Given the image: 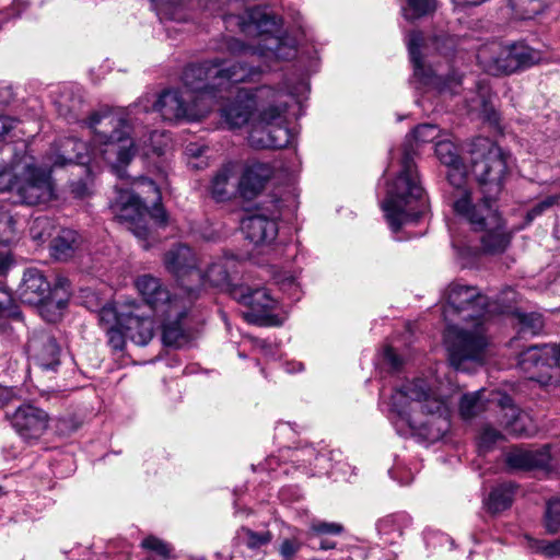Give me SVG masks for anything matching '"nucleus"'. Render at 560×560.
<instances>
[{
    "mask_svg": "<svg viewBox=\"0 0 560 560\" xmlns=\"http://www.w3.org/2000/svg\"><path fill=\"white\" fill-rule=\"evenodd\" d=\"M409 524V518L405 514H393L382 518L377 523L378 533L385 537L384 541L394 544L395 539L402 535L404 528Z\"/></svg>",
    "mask_w": 560,
    "mask_h": 560,
    "instance_id": "33",
    "label": "nucleus"
},
{
    "mask_svg": "<svg viewBox=\"0 0 560 560\" xmlns=\"http://www.w3.org/2000/svg\"><path fill=\"white\" fill-rule=\"evenodd\" d=\"M20 400V395L16 388L0 385V407L5 408Z\"/></svg>",
    "mask_w": 560,
    "mask_h": 560,
    "instance_id": "55",
    "label": "nucleus"
},
{
    "mask_svg": "<svg viewBox=\"0 0 560 560\" xmlns=\"http://www.w3.org/2000/svg\"><path fill=\"white\" fill-rule=\"evenodd\" d=\"M0 316L20 318L21 312L7 287L0 285Z\"/></svg>",
    "mask_w": 560,
    "mask_h": 560,
    "instance_id": "47",
    "label": "nucleus"
},
{
    "mask_svg": "<svg viewBox=\"0 0 560 560\" xmlns=\"http://www.w3.org/2000/svg\"><path fill=\"white\" fill-rule=\"evenodd\" d=\"M511 9L522 19H532L545 8V0H508Z\"/></svg>",
    "mask_w": 560,
    "mask_h": 560,
    "instance_id": "40",
    "label": "nucleus"
},
{
    "mask_svg": "<svg viewBox=\"0 0 560 560\" xmlns=\"http://www.w3.org/2000/svg\"><path fill=\"white\" fill-rule=\"evenodd\" d=\"M16 294L23 304L36 306L48 323H56L68 304V293L61 285L51 287L44 271L27 268L18 287Z\"/></svg>",
    "mask_w": 560,
    "mask_h": 560,
    "instance_id": "9",
    "label": "nucleus"
},
{
    "mask_svg": "<svg viewBox=\"0 0 560 560\" xmlns=\"http://www.w3.org/2000/svg\"><path fill=\"white\" fill-rule=\"evenodd\" d=\"M514 317L517 326V338L535 337L544 330L545 320L539 313L516 312Z\"/></svg>",
    "mask_w": 560,
    "mask_h": 560,
    "instance_id": "31",
    "label": "nucleus"
},
{
    "mask_svg": "<svg viewBox=\"0 0 560 560\" xmlns=\"http://www.w3.org/2000/svg\"><path fill=\"white\" fill-rule=\"evenodd\" d=\"M196 301L197 295L190 293L180 302L183 310L156 314L162 319V341L165 346L179 348L188 343L191 337L194 304Z\"/></svg>",
    "mask_w": 560,
    "mask_h": 560,
    "instance_id": "15",
    "label": "nucleus"
},
{
    "mask_svg": "<svg viewBox=\"0 0 560 560\" xmlns=\"http://www.w3.org/2000/svg\"><path fill=\"white\" fill-rule=\"evenodd\" d=\"M446 302L445 319L457 314L464 320L474 322L472 329L448 326L445 335L451 365L457 371H467V363L483 360L488 346L483 317L490 312V301L476 287L452 283L446 291Z\"/></svg>",
    "mask_w": 560,
    "mask_h": 560,
    "instance_id": "4",
    "label": "nucleus"
},
{
    "mask_svg": "<svg viewBox=\"0 0 560 560\" xmlns=\"http://www.w3.org/2000/svg\"><path fill=\"white\" fill-rule=\"evenodd\" d=\"M5 419L27 442L39 440L46 433L50 420L46 410L33 404H21L12 413L5 412Z\"/></svg>",
    "mask_w": 560,
    "mask_h": 560,
    "instance_id": "16",
    "label": "nucleus"
},
{
    "mask_svg": "<svg viewBox=\"0 0 560 560\" xmlns=\"http://www.w3.org/2000/svg\"><path fill=\"white\" fill-rule=\"evenodd\" d=\"M560 205V195H549L536 202L525 215L526 224L532 223L537 217L551 209L553 206Z\"/></svg>",
    "mask_w": 560,
    "mask_h": 560,
    "instance_id": "46",
    "label": "nucleus"
},
{
    "mask_svg": "<svg viewBox=\"0 0 560 560\" xmlns=\"http://www.w3.org/2000/svg\"><path fill=\"white\" fill-rule=\"evenodd\" d=\"M141 546L162 558H168L172 552V547L167 542L154 536L144 538Z\"/></svg>",
    "mask_w": 560,
    "mask_h": 560,
    "instance_id": "50",
    "label": "nucleus"
},
{
    "mask_svg": "<svg viewBox=\"0 0 560 560\" xmlns=\"http://www.w3.org/2000/svg\"><path fill=\"white\" fill-rule=\"evenodd\" d=\"M545 525L547 532L550 534L560 530V499H552L547 502Z\"/></svg>",
    "mask_w": 560,
    "mask_h": 560,
    "instance_id": "45",
    "label": "nucleus"
},
{
    "mask_svg": "<svg viewBox=\"0 0 560 560\" xmlns=\"http://www.w3.org/2000/svg\"><path fill=\"white\" fill-rule=\"evenodd\" d=\"M388 418L398 434L416 435L428 442L439 441L450 429L446 400L422 378L394 390Z\"/></svg>",
    "mask_w": 560,
    "mask_h": 560,
    "instance_id": "3",
    "label": "nucleus"
},
{
    "mask_svg": "<svg viewBox=\"0 0 560 560\" xmlns=\"http://www.w3.org/2000/svg\"><path fill=\"white\" fill-rule=\"evenodd\" d=\"M130 303L121 304L119 306L115 304L104 305L97 313L100 325L107 330L112 327H122L126 317L130 316Z\"/></svg>",
    "mask_w": 560,
    "mask_h": 560,
    "instance_id": "32",
    "label": "nucleus"
},
{
    "mask_svg": "<svg viewBox=\"0 0 560 560\" xmlns=\"http://www.w3.org/2000/svg\"><path fill=\"white\" fill-rule=\"evenodd\" d=\"M12 266V258L8 254H0V276L7 273Z\"/></svg>",
    "mask_w": 560,
    "mask_h": 560,
    "instance_id": "61",
    "label": "nucleus"
},
{
    "mask_svg": "<svg viewBox=\"0 0 560 560\" xmlns=\"http://www.w3.org/2000/svg\"><path fill=\"white\" fill-rule=\"evenodd\" d=\"M511 47L517 70L530 67L539 59L538 52L523 43L511 44Z\"/></svg>",
    "mask_w": 560,
    "mask_h": 560,
    "instance_id": "41",
    "label": "nucleus"
},
{
    "mask_svg": "<svg viewBox=\"0 0 560 560\" xmlns=\"http://www.w3.org/2000/svg\"><path fill=\"white\" fill-rule=\"evenodd\" d=\"M30 160L26 155L13 160L11 182L5 191L12 192L22 205H47L57 198L54 180L50 173L34 166Z\"/></svg>",
    "mask_w": 560,
    "mask_h": 560,
    "instance_id": "10",
    "label": "nucleus"
},
{
    "mask_svg": "<svg viewBox=\"0 0 560 560\" xmlns=\"http://www.w3.org/2000/svg\"><path fill=\"white\" fill-rule=\"evenodd\" d=\"M231 295L240 304L248 307V311L244 313V317L248 323L259 326L282 325L283 318L275 313L279 302L270 294L268 289H252L240 284L231 288Z\"/></svg>",
    "mask_w": 560,
    "mask_h": 560,
    "instance_id": "11",
    "label": "nucleus"
},
{
    "mask_svg": "<svg viewBox=\"0 0 560 560\" xmlns=\"http://www.w3.org/2000/svg\"><path fill=\"white\" fill-rule=\"evenodd\" d=\"M130 230L139 240L145 241L149 236V229L143 218L137 220L133 224H130Z\"/></svg>",
    "mask_w": 560,
    "mask_h": 560,
    "instance_id": "57",
    "label": "nucleus"
},
{
    "mask_svg": "<svg viewBox=\"0 0 560 560\" xmlns=\"http://www.w3.org/2000/svg\"><path fill=\"white\" fill-rule=\"evenodd\" d=\"M551 455L549 445H544L535 450L513 448L505 457V463L511 469L532 470L547 468L550 464Z\"/></svg>",
    "mask_w": 560,
    "mask_h": 560,
    "instance_id": "23",
    "label": "nucleus"
},
{
    "mask_svg": "<svg viewBox=\"0 0 560 560\" xmlns=\"http://www.w3.org/2000/svg\"><path fill=\"white\" fill-rule=\"evenodd\" d=\"M435 154L441 163L450 167L447 179L448 183L455 188L452 197L453 202L459 190H469L467 187L463 186L466 172L459 156L458 149L452 141L442 140L435 144Z\"/></svg>",
    "mask_w": 560,
    "mask_h": 560,
    "instance_id": "21",
    "label": "nucleus"
},
{
    "mask_svg": "<svg viewBox=\"0 0 560 560\" xmlns=\"http://www.w3.org/2000/svg\"><path fill=\"white\" fill-rule=\"evenodd\" d=\"M515 485L512 482H503L490 491L487 499L483 501L486 510L495 515L508 510L514 500Z\"/></svg>",
    "mask_w": 560,
    "mask_h": 560,
    "instance_id": "26",
    "label": "nucleus"
},
{
    "mask_svg": "<svg viewBox=\"0 0 560 560\" xmlns=\"http://www.w3.org/2000/svg\"><path fill=\"white\" fill-rule=\"evenodd\" d=\"M311 530L317 535H340L343 532V526L334 522L313 521Z\"/></svg>",
    "mask_w": 560,
    "mask_h": 560,
    "instance_id": "51",
    "label": "nucleus"
},
{
    "mask_svg": "<svg viewBox=\"0 0 560 560\" xmlns=\"http://www.w3.org/2000/svg\"><path fill=\"white\" fill-rule=\"evenodd\" d=\"M14 93L11 86L0 85V105H7L13 100Z\"/></svg>",
    "mask_w": 560,
    "mask_h": 560,
    "instance_id": "60",
    "label": "nucleus"
},
{
    "mask_svg": "<svg viewBox=\"0 0 560 560\" xmlns=\"http://www.w3.org/2000/svg\"><path fill=\"white\" fill-rule=\"evenodd\" d=\"M490 398L486 397V390L479 389L464 394L459 400V416L463 420L469 421L487 410Z\"/></svg>",
    "mask_w": 560,
    "mask_h": 560,
    "instance_id": "30",
    "label": "nucleus"
},
{
    "mask_svg": "<svg viewBox=\"0 0 560 560\" xmlns=\"http://www.w3.org/2000/svg\"><path fill=\"white\" fill-rule=\"evenodd\" d=\"M122 327L128 339L137 346H147L154 335L153 319L135 302H131L130 316L126 317Z\"/></svg>",
    "mask_w": 560,
    "mask_h": 560,
    "instance_id": "24",
    "label": "nucleus"
},
{
    "mask_svg": "<svg viewBox=\"0 0 560 560\" xmlns=\"http://www.w3.org/2000/svg\"><path fill=\"white\" fill-rule=\"evenodd\" d=\"M528 361L535 365L546 364L560 366V346H530L521 354V363H526Z\"/></svg>",
    "mask_w": 560,
    "mask_h": 560,
    "instance_id": "27",
    "label": "nucleus"
},
{
    "mask_svg": "<svg viewBox=\"0 0 560 560\" xmlns=\"http://www.w3.org/2000/svg\"><path fill=\"white\" fill-rule=\"evenodd\" d=\"M13 234L14 220L7 214H2L0 217V243H8Z\"/></svg>",
    "mask_w": 560,
    "mask_h": 560,
    "instance_id": "54",
    "label": "nucleus"
},
{
    "mask_svg": "<svg viewBox=\"0 0 560 560\" xmlns=\"http://www.w3.org/2000/svg\"><path fill=\"white\" fill-rule=\"evenodd\" d=\"M408 145L405 147L400 171L388 183L386 198L382 202L385 218L394 232L417 221L427 210L428 200L421 185L417 165Z\"/></svg>",
    "mask_w": 560,
    "mask_h": 560,
    "instance_id": "5",
    "label": "nucleus"
},
{
    "mask_svg": "<svg viewBox=\"0 0 560 560\" xmlns=\"http://www.w3.org/2000/svg\"><path fill=\"white\" fill-rule=\"evenodd\" d=\"M503 439L500 431L490 425H485L478 436V451L480 454H486L491 451L494 445Z\"/></svg>",
    "mask_w": 560,
    "mask_h": 560,
    "instance_id": "42",
    "label": "nucleus"
},
{
    "mask_svg": "<svg viewBox=\"0 0 560 560\" xmlns=\"http://www.w3.org/2000/svg\"><path fill=\"white\" fill-rule=\"evenodd\" d=\"M232 171L229 166L220 168L211 180V195L217 201H224L230 198V178Z\"/></svg>",
    "mask_w": 560,
    "mask_h": 560,
    "instance_id": "37",
    "label": "nucleus"
},
{
    "mask_svg": "<svg viewBox=\"0 0 560 560\" xmlns=\"http://www.w3.org/2000/svg\"><path fill=\"white\" fill-rule=\"evenodd\" d=\"M80 170L83 172L84 177L70 183V191L74 198L83 199L91 195L92 176L88 166H81Z\"/></svg>",
    "mask_w": 560,
    "mask_h": 560,
    "instance_id": "44",
    "label": "nucleus"
},
{
    "mask_svg": "<svg viewBox=\"0 0 560 560\" xmlns=\"http://www.w3.org/2000/svg\"><path fill=\"white\" fill-rule=\"evenodd\" d=\"M225 27L238 28L246 36H259L257 45H247L237 38H229L228 50L241 57L230 62L220 58L188 65L182 75L184 91L166 90L152 101V112H156L166 121L179 119H199L212 108L218 94L226 91L231 84L253 81L262 72L261 66L270 67L272 60L290 59L295 49L283 44L272 35L277 27L276 16L260 7L248 8L243 14L223 13ZM149 96L141 98L136 107L149 112Z\"/></svg>",
    "mask_w": 560,
    "mask_h": 560,
    "instance_id": "1",
    "label": "nucleus"
},
{
    "mask_svg": "<svg viewBox=\"0 0 560 560\" xmlns=\"http://www.w3.org/2000/svg\"><path fill=\"white\" fill-rule=\"evenodd\" d=\"M84 124L93 133L92 148L75 137L63 138L57 143L54 165L75 164L81 167L89 164L91 155H98L122 177V168L136 153L127 119L121 114L105 108L92 113Z\"/></svg>",
    "mask_w": 560,
    "mask_h": 560,
    "instance_id": "2",
    "label": "nucleus"
},
{
    "mask_svg": "<svg viewBox=\"0 0 560 560\" xmlns=\"http://www.w3.org/2000/svg\"><path fill=\"white\" fill-rule=\"evenodd\" d=\"M453 210L467 221L475 232H480L481 249L486 254H502L509 247L512 234L494 203L475 202L471 190H459Z\"/></svg>",
    "mask_w": 560,
    "mask_h": 560,
    "instance_id": "6",
    "label": "nucleus"
},
{
    "mask_svg": "<svg viewBox=\"0 0 560 560\" xmlns=\"http://www.w3.org/2000/svg\"><path fill=\"white\" fill-rule=\"evenodd\" d=\"M166 270L172 273L179 283V289L186 295L196 294L191 287L192 281L200 284L203 280L199 269V260L191 247L185 244H176L164 255Z\"/></svg>",
    "mask_w": 560,
    "mask_h": 560,
    "instance_id": "14",
    "label": "nucleus"
},
{
    "mask_svg": "<svg viewBox=\"0 0 560 560\" xmlns=\"http://www.w3.org/2000/svg\"><path fill=\"white\" fill-rule=\"evenodd\" d=\"M436 10L435 0H407V8L402 9L406 20H416L433 13Z\"/></svg>",
    "mask_w": 560,
    "mask_h": 560,
    "instance_id": "39",
    "label": "nucleus"
},
{
    "mask_svg": "<svg viewBox=\"0 0 560 560\" xmlns=\"http://www.w3.org/2000/svg\"><path fill=\"white\" fill-rule=\"evenodd\" d=\"M27 349L43 370L56 371L60 365L61 348L49 331H34L28 339Z\"/></svg>",
    "mask_w": 560,
    "mask_h": 560,
    "instance_id": "19",
    "label": "nucleus"
},
{
    "mask_svg": "<svg viewBox=\"0 0 560 560\" xmlns=\"http://www.w3.org/2000/svg\"><path fill=\"white\" fill-rule=\"evenodd\" d=\"M335 547H336V542L329 541L327 539H322L318 548L320 550H329V549H334Z\"/></svg>",
    "mask_w": 560,
    "mask_h": 560,
    "instance_id": "63",
    "label": "nucleus"
},
{
    "mask_svg": "<svg viewBox=\"0 0 560 560\" xmlns=\"http://www.w3.org/2000/svg\"><path fill=\"white\" fill-rule=\"evenodd\" d=\"M79 234L71 229H62L50 243V254L57 260L71 258L79 246Z\"/></svg>",
    "mask_w": 560,
    "mask_h": 560,
    "instance_id": "28",
    "label": "nucleus"
},
{
    "mask_svg": "<svg viewBox=\"0 0 560 560\" xmlns=\"http://www.w3.org/2000/svg\"><path fill=\"white\" fill-rule=\"evenodd\" d=\"M257 347H259L265 353H269V350H271V345L267 343L265 340H258Z\"/></svg>",
    "mask_w": 560,
    "mask_h": 560,
    "instance_id": "64",
    "label": "nucleus"
},
{
    "mask_svg": "<svg viewBox=\"0 0 560 560\" xmlns=\"http://www.w3.org/2000/svg\"><path fill=\"white\" fill-rule=\"evenodd\" d=\"M275 167L267 162H253L246 165L238 182V190L244 199L255 198L273 176Z\"/></svg>",
    "mask_w": 560,
    "mask_h": 560,
    "instance_id": "22",
    "label": "nucleus"
},
{
    "mask_svg": "<svg viewBox=\"0 0 560 560\" xmlns=\"http://www.w3.org/2000/svg\"><path fill=\"white\" fill-rule=\"evenodd\" d=\"M280 212H272L266 215L261 212L250 214L242 220L241 228L245 237L255 245H269L278 235L279 229L277 220Z\"/></svg>",
    "mask_w": 560,
    "mask_h": 560,
    "instance_id": "20",
    "label": "nucleus"
},
{
    "mask_svg": "<svg viewBox=\"0 0 560 560\" xmlns=\"http://www.w3.org/2000/svg\"><path fill=\"white\" fill-rule=\"evenodd\" d=\"M135 184L138 186H142L143 188H148V191L153 192V207L150 210L147 208L145 213H148L159 225H165L167 215L164 208L160 205L162 197L161 191L156 184L152 179L147 177L138 178Z\"/></svg>",
    "mask_w": 560,
    "mask_h": 560,
    "instance_id": "35",
    "label": "nucleus"
},
{
    "mask_svg": "<svg viewBox=\"0 0 560 560\" xmlns=\"http://www.w3.org/2000/svg\"><path fill=\"white\" fill-rule=\"evenodd\" d=\"M423 42L421 32L412 31L408 35V50L413 66V75L419 81L440 94L456 95L462 89V74L452 70L446 75L436 74L431 69H427L421 60L420 46Z\"/></svg>",
    "mask_w": 560,
    "mask_h": 560,
    "instance_id": "13",
    "label": "nucleus"
},
{
    "mask_svg": "<svg viewBox=\"0 0 560 560\" xmlns=\"http://www.w3.org/2000/svg\"><path fill=\"white\" fill-rule=\"evenodd\" d=\"M108 337V345L114 351H122L125 348L126 339L128 338L126 335V330L124 327L117 326L112 327L106 330Z\"/></svg>",
    "mask_w": 560,
    "mask_h": 560,
    "instance_id": "52",
    "label": "nucleus"
},
{
    "mask_svg": "<svg viewBox=\"0 0 560 560\" xmlns=\"http://www.w3.org/2000/svg\"><path fill=\"white\" fill-rule=\"evenodd\" d=\"M151 2L162 21L182 22L186 20L183 5L175 2V0H151Z\"/></svg>",
    "mask_w": 560,
    "mask_h": 560,
    "instance_id": "38",
    "label": "nucleus"
},
{
    "mask_svg": "<svg viewBox=\"0 0 560 560\" xmlns=\"http://www.w3.org/2000/svg\"><path fill=\"white\" fill-rule=\"evenodd\" d=\"M439 136V129L435 125L432 124H422L416 127L412 130V133L410 137H408L404 143L402 151L405 150V147L408 145L410 151H413L412 156L416 155V143H427L434 141Z\"/></svg>",
    "mask_w": 560,
    "mask_h": 560,
    "instance_id": "36",
    "label": "nucleus"
},
{
    "mask_svg": "<svg viewBox=\"0 0 560 560\" xmlns=\"http://www.w3.org/2000/svg\"><path fill=\"white\" fill-rule=\"evenodd\" d=\"M293 95L279 89L268 104L262 105L253 125L248 142L255 149H283L291 144L294 136L287 126L285 114Z\"/></svg>",
    "mask_w": 560,
    "mask_h": 560,
    "instance_id": "8",
    "label": "nucleus"
},
{
    "mask_svg": "<svg viewBox=\"0 0 560 560\" xmlns=\"http://www.w3.org/2000/svg\"><path fill=\"white\" fill-rule=\"evenodd\" d=\"M504 417L506 420H501V424L504 425L508 433L516 436L525 433L524 425L521 423V416L515 407H509Z\"/></svg>",
    "mask_w": 560,
    "mask_h": 560,
    "instance_id": "48",
    "label": "nucleus"
},
{
    "mask_svg": "<svg viewBox=\"0 0 560 560\" xmlns=\"http://www.w3.org/2000/svg\"><path fill=\"white\" fill-rule=\"evenodd\" d=\"M278 91L271 86L240 89L235 97L221 108V117L230 129L242 128L249 121L254 110L259 113L262 105L277 96Z\"/></svg>",
    "mask_w": 560,
    "mask_h": 560,
    "instance_id": "12",
    "label": "nucleus"
},
{
    "mask_svg": "<svg viewBox=\"0 0 560 560\" xmlns=\"http://www.w3.org/2000/svg\"><path fill=\"white\" fill-rule=\"evenodd\" d=\"M529 547L533 551L541 553L547 558L560 556V540L547 541L529 539Z\"/></svg>",
    "mask_w": 560,
    "mask_h": 560,
    "instance_id": "49",
    "label": "nucleus"
},
{
    "mask_svg": "<svg viewBox=\"0 0 560 560\" xmlns=\"http://www.w3.org/2000/svg\"><path fill=\"white\" fill-rule=\"evenodd\" d=\"M12 163L10 165H2L0 164V191H5L8 189L9 183L11 182V174H12Z\"/></svg>",
    "mask_w": 560,
    "mask_h": 560,
    "instance_id": "58",
    "label": "nucleus"
},
{
    "mask_svg": "<svg viewBox=\"0 0 560 560\" xmlns=\"http://www.w3.org/2000/svg\"><path fill=\"white\" fill-rule=\"evenodd\" d=\"M15 122L16 120L10 117L0 116V138L8 135L14 128Z\"/></svg>",
    "mask_w": 560,
    "mask_h": 560,
    "instance_id": "59",
    "label": "nucleus"
},
{
    "mask_svg": "<svg viewBox=\"0 0 560 560\" xmlns=\"http://www.w3.org/2000/svg\"><path fill=\"white\" fill-rule=\"evenodd\" d=\"M229 264L230 261L225 258H221L212 262L206 272H202L203 280L200 284L192 281L191 287L194 288L197 299L199 298L200 289L209 283L211 287L222 288L229 284Z\"/></svg>",
    "mask_w": 560,
    "mask_h": 560,
    "instance_id": "29",
    "label": "nucleus"
},
{
    "mask_svg": "<svg viewBox=\"0 0 560 560\" xmlns=\"http://www.w3.org/2000/svg\"><path fill=\"white\" fill-rule=\"evenodd\" d=\"M58 114L68 121H78L82 112L83 102L80 95L63 92L56 101Z\"/></svg>",
    "mask_w": 560,
    "mask_h": 560,
    "instance_id": "34",
    "label": "nucleus"
},
{
    "mask_svg": "<svg viewBox=\"0 0 560 560\" xmlns=\"http://www.w3.org/2000/svg\"><path fill=\"white\" fill-rule=\"evenodd\" d=\"M186 151L189 155L192 156H199L202 154V148H197L195 144H189Z\"/></svg>",
    "mask_w": 560,
    "mask_h": 560,
    "instance_id": "62",
    "label": "nucleus"
},
{
    "mask_svg": "<svg viewBox=\"0 0 560 560\" xmlns=\"http://www.w3.org/2000/svg\"><path fill=\"white\" fill-rule=\"evenodd\" d=\"M136 287L144 302L155 314L170 311L178 312L179 307L183 308L180 302L187 296L180 289L171 293L167 288L161 283L160 279L150 275L139 277L136 281Z\"/></svg>",
    "mask_w": 560,
    "mask_h": 560,
    "instance_id": "17",
    "label": "nucleus"
},
{
    "mask_svg": "<svg viewBox=\"0 0 560 560\" xmlns=\"http://www.w3.org/2000/svg\"><path fill=\"white\" fill-rule=\"evenodd\" d=\"M110 208L119 221L133 224L137 220L144 218L147 202L128 189H119Z\"/></svg>",
    "mask_w": 560,
    "mask_h": 560,
    "instance_id": "25",
    "label": "nucleus"
},
{
    "mask_svg": "<svg viewBox=\"0 0 560 560\" xmlns=\"http://www.w3.org/2000/svg\"><path fill=\"white\" fill-rule=\"evenodd\" d=\"M471 173L482 197L475 202L497 205L511 173L512 155L489 139H477L472 143Z\"/></svg>",
    "mask_w": 560,
    "mask_h": 560,
    "instance_id": "7",
    "label": "nucleus"
},
{
    "mask_svg": "<svg viewBox=\"0 0 560 560\" xmlns=\"http://www.w3.org/2000/svg\"><path fill=\"white\" fill-rule=\"evenodd\" d=\"M384 359L394 371H398L402 365L401 358L395 352V350L392 347L385 348Z\"/></svg>",
    "mask_w": 560,
    "mask_h": 560,
    "instance_id": "56",
    "label": "nucleus"
},
{
    "mask_svg": "<svg viewBox=\"0 0 560 560\" xmlns=\"http://www.w3.org/2000/svg\"><path fill=\"white\" fill-rule=\"evenodd\" d=\"M241 534H242L245 545L249 549H258L262 546L268 545L272 539V535L269 530L254 532L250 528L242 527Z\"/></svg>",
    "mask_w": 560,
    "mask_h": 560,
    "instance_id": "43",
    "label": "nucleus"
},
{
    "mask_svg": "<svg viewBox=\"0 0 560 560\" xmlns=\"http://www.w3.org/2000/svg\"><path fill=\"white\" fill-rule=\"evenodd\" d=\"M477 59L483 70L491 75L510 74L517 71L511 45L489 43L481 46Z\"/></svg>",
    "mask_w": 560,
    "mask_h": 560,
    "instance_id": "18",
    "label": "nucleus"
},
{
    "mask_svg": "<svg viewBox=\"0 0 560 560\" xmlns=\"http://www.w3.org/2000/svg\"><path fill=\"white\" fill-rule=\"evenodd\" d=\"M302 548V542L295 538H285L279 546V553L284 560H292Z\"/></svg>",
    "mask_w": 560,
    "mask_h": 560,
    "instance_id": "53",
    "label": "nucleus"
}]
</instances>
